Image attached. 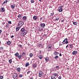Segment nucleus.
I'll return each instance as SVG.
<instances>
[{
    "instance_id": "f257e3e1",
    "label": "nucleus",
    "mask_w": 79,
    "mask_h": 79,
    "mask_svg": "<svg viewBox=\"0 0 79 79\" xmlns=\"http://www.w3.org/2000/svg\"><path fill=\"white\" fill-rule=\"evenodd\" d=\"M23 24L24 23L23 21H20L18 23V26H19V27H21Z\"/></svg>"
},
{
    "instance_id": "f03ea898",
    "label": "nucleus",
    "mask_w": 79,
    "mask_h": 79,
    "mask_svg": "<svg viewBox=\"0 0 79 79\" xmlns=\"http://www.w3.org/2000/svg\"><path fill=\"white\" fill-rule=\"evenodd\" d=\"M63 44H68V39L66 38L64 40L62 43Z\"/></svg>"
},
{
    "instance_id": "7ed1b4c3",
    "label": "nucleus",
    "mask_w": 79,
    "mask_h": 79,
    "mask_svg": "<svg viewBox=\"0 0 79 79\" xmlns=\"http://www.w3.org/2000/svg\"><path fill=\"white\" fill-rule=\"evenodd\" d=\"M12 77L14 79H16L18 78V75L16 73H14Z\"/></svg>"
},
{
    "instance_id": "20e7f679",
    "label": "nucleus",
    "mask_w": 79,
    "mask_h": 79,
    "mask_svg": "<svg viewBox=\"0 0 79 79\" xmlns=\"http://www.w3.org/2000/svg\"><path fill=\"white\" fill-rule=\"evenodd\" d=\"M43 76V74H42V72L40 71L39 72V77H42Z\"/></svg>"
},
{
    "instance_id": "39448f33",
    "label": "nucleus",
    "mask_w": 79,
    "mask_h": 79,
    "mask_svg": "<svg viewBox=\"0 0 79 79\" xmlns=\"http://www.w3.org/2000/svg\"><path fill=\"white\" fill-rule=\"evenodd\" d=\"M48 51H50L51 49H52V46L50 45L48 46Z\"/></svg>"
},
{
    "instance_id": "423d86ee",
    "label": "nucleus",
    "mask_w": 79,
    "mask_h": 79,
    "mask_svg": "<svg viewBox=\"0 0 79 79\" xmlns=\"http://www.w3.org/2000/svg\"><path fill=\"white\" fill-rule=\"evenodd\" d=\"M45 26V23H42L40 25V26L41 27H42V28H43V27H44Z\"/></svg>"
},
{
    "instance_id": "0eeeda50",
    "label": "nucleus",
    "mask_w": 79,
    "mask_h": 79,
    "mask_svg": "<svg viewBox=\"0 0 79 79\" xmlns=\"http://www.w3.org/2000/svg\"><path fill=\"white\" fill-rule=\"evenodd\" d=\"M69 47H70L71 49H72V48H73V44H69Z\"/></svg>"
},
{
    "instance_id": "6e6552de",
    "label": "nucleus",
    "mask_w": 79,
    "mask_h": 79,
    "mask_svg": "<svg viewBox=\"0 0 79 79\" xmlns=\"http://www.w3.org/2000/svg\"><path fill=\"white\" fill-rule=\"evenodd\" d=\"M77 51H74L72 53V54L73 55H76V54H77Z\"/></svg>"
},
{
    "instance_id": "1a4fd4ad",
    "label": "nucleus",
    "mask_w": 79,
    "mask_h": 79,
    "mask_svg": "<svg viewBox=\"0 0 79 79\" xmlns=\"http://www.w3.org/2000/svg\"><path fill=\"white\" fill-rule=\"evenodd\" d=\"M58 10L59 12H62L63 11V9L61 8H59Z\"/></svg>"
},
{
    "instance_id": "9d476101",
    "label": "nucleus",
    "mask_w": 79,
    "mask_h": 79,
    "mask_svg": "<svg viewBox=\"0 0 79 79\" xmlns=\"http://www.w3.org/2000/svg\"><path fill=\"white\" fill-rule=\"evenodd\" d=\"M33 19L34 20H36L37 19V17L36 16H33Z\"/></svg>"
},
{
    "instance_id": "9b49d317",
    "label": "nucleus",
    "mask_w": 79,
    "mask_h": 79,
    "mask_svg": "<svg viewBox=\"0 0 79 79\" xmlns=\"http://www.w3.org/2000/svg\"><path fill=\"white\" fill-rule=\"evenodd\" d=\"M15 4H14L13 5H11V7L12 9H14L15 7Z\"/></svg>"
},
{
    "instance_id": "f8f14e48",
    "label": "nucleus",
    "mask_w": 79,
    "mask_h": 79,
    "mask_svg": "<svg viewBox=\"0 0 79 79\" xmlns=\"http://www.w3.org/2000/svg\"><path fill=\"white\" fill-rule=\"evenodd\" d=\"M15 55L16 57H18L19 55V53H18V52H16L15 54Z\"/></svg>"
},
{
    "instance_id": "ddd939ff",
    "label": "nucleus",
    "mask_w": 79,
    "mask_h": 79,
    "mask_svg": "<svg viewBox=\"0 0 79 79\" xmlns=\"http://www.w3.org/2000/svg\"><path fill=\"white\" fill-rule=\"evenodd\" d=\"M16 70L17 72H19L21 70V69H20V68L19 67Z\"/></svg>"
},
{
    "instance_id": "4468645a",
    "label": "nucleus",
    "mask_w": 79,
    "mask_h": 79,
    "mask_svg": "<svg viewBox=\"0 0 79 79\" xmlns=\"http://www.w3.org/2000/svg\"><path fill=\"white\" fill-rule=\"evenodd\" d=\"M8 2V0H6V1H4L3 3L2 4V5H4L5 3H6Z\"/></svg>"
},
{
    "instance_id": "2eb2a0df",
    "label": "nucleus",
    "mask_w": 79,
    "mask_h": 79,
    "mask_svg": "<svg viewBox=\"0 0 79 79\" xmlns=\"http://www.w3.org/2000/svg\"><path fill=\"white\" fill-rule=\"evenodd\" d=\"M25 29L24 28H23L21 29V31L23 32H24V31H25Z\"/></svg>"
},
{
    "instance_id": "dca6fc26",
    "label": "nucleus",
    "mask_w": 79,
    "mask_h": 79,
    "mask_svg": "<svg viewBox=\"0 0 79 79\" xmlns=\"http://www.w3.org/2000/svg\"><path fill=\"white\" fill-rule=\"evenodd\" d=\"M29 62H27V63L26 64H25V67H27V66H29Z\"/></svg>"
},
{
    "instance_id": "f3484780",
    "label": "nucleus",
    "mask_w": 79,
    "mask_h": 79,
    "mask_svg": "<svg viewBox=\"0 0 79 79\" xmlns=\"http://www.w3.org/2000/svg\"><path fill=\"white\" fill-rule=\"evenodd\" d=\"M21 36H24L25 35H26L25 33H24V32H22L21 34Z\"/></svg>"
},
{
    "instance_id": "a211bd4d",
    "label": "nucleus",
    "mask_w": 79,
    "mask_h": 79,
    "mask_svg": "<svg viewBox=\"0 0 79 79\" xmlns=\"http://www.w3.org/2000/svg\"><path fill=\"white\" fill-rule=\"evenodd\" d=\"M38 30L39 31H42L43 30V29L42 28H39Z\"/></svg>"
},
{
    "instance_id": "6ab92c4d",
    "label": "nucleus",
    "mask_w": 79,
    "mask_h": 79,
    "mask_svg": "<svg viewBox=\"0 0 79 79\" xmlns=\"http://www.w3.org/2000/svg\"><path fill=\"white\" fill-rule=\"evenodd\" d=\"M53 75L55 76V77H56L58 74L57 73H54L53 74Z\"/></svg>"
},
{
    "instance_id": "aec40b11",
    "label": "nucleus",
    "mask_w": 79,
    "mask_h": 79,
    "mask_svg": "<svg viewBox=\"0 0 79 79\" xmlns=\"http://www.w3.org/2000/svg\"><path fill=\"white\" fill-rule=\"evenodd\" d=\"M5 8L3 7H2L1 9V11L2 12H3V11H5Z\"/></svg>"
},
{
    "instance_id": "412c9836",
    "label": "nucleus",
    "mask_w": 79,
    "mask_h": 79,
    "mask_svg": "<svg viewBox=\"0 0 79 79\" xmlns=\"http://www.w3.org/2000/svg\"><path fill=\"white\" fill-rule=\"evenodd\" d=\"M51 79H56V77L52 76H51Z\"/></svg>"
},
{
    "instance_id": "4be33fe9",
    "label": "nucleus",
    "mask_w": 79,
    "mask_h": 79,
    "mask_svg": "<svg viewBox=\"0 0 79 79\" xmlns=\"http://www.w3.org/2000/svg\"><path fill=\"white\" fill-rule=\"evenodd\" d=\"M18 17L19 18V19H21V18H22V16H21V15H18Z\"/></svg>"
},
{
    "instance_id": "5701e85b",
    "label": "nucleus",
    "mask_w": 79,
    "mask_h": 79,
    "mask_svg": "<svg viewBox=\"0 0 79 79\" xmlns=\"http://www.w3.org/2000/svg\"><path fill=\"white\" fill-rule=\"evenodd\" d=\"M59 19H60V18H56L55 19V21H59Z\"/></svg>"
},
{
    "instance_id": "b1692460",
    "label": "nucleus",
    "mask_w": 79,
    "mask_h": 79,
    "mask_svg": "<svg viewBox=\"0 0 79 79\" xmlns=\"http://www.w3.org/2000/svg\"><path fill=\"white\" fill-rule=\"evenodd\" d=\"M18 57L19 59H21V57H22V55H20L19 56H19H18Z\"/></svg>"
},
{
    "instance_id": "393cba45",
    "label": "nucleus",
    "mask_w": 79,
    "mask_h": 79,
    "mask_svg": "<svg viewBox=\"0 0 79 79\" xmlns=\"http://www.w3.org/2000/svg\"><path fill=\"white\" fill-rule=\"evenodd\" d=\"M23 32L25 34H26L27 33V30H25L23 31Z\"/></svg>"
},
{
    "instance_id": "a878e982",
    "label": "nucleus",
    "mask_w": 79,
    "mask_h": 79,
    "mask_svg": "<svg viewBox=\"0 0 79 79\" xmlns=\"http://www.w3.org/2000/svg\"><path fill=\"white\" fill-rule=\"evenodd\" d=\"M19 30V27H16V31H18Z\"/></svg>"
},
{
    "instance_id": "bb28decb",
    "label": "nucleus",
    "mask_w": 79,
    "mask_h": 79,
    "mask_svg": "<svg viewBox=\"0 0 79 79\" xmlns=\"http://www.w3.org/2000/svg\"><path fill=\"white\" fill-rule=\"evenodd\" d=\"M7 44H8V45H10V44H11V42L10 41H7Z\"/></svg>"
},
{
    "instance_id": "cd10ccee",
    "label": "nucleus",
    "mask_w": 79,
    "mask_h": 79,
    "mask_svg": "<svg viewBox=\"0 0 79 79\" xmlns=\"http://www.w3.org/2000/svg\"><path fill=\"white\" fill-rule=\"evenodd\" d=\"M5 26L6 28H8L9 27V24H7Z\"/></svg>"
},
{
    "instance_id": "c85d7f7f",
    "label": "nucleus",
    "mask_w": 79,
    "mask_h": 79,
    "mask_svg": "<svg viewBox=\"0 0 79 79\" xmlns=\"http://www.w3.org/2000/svg\"><path fill=\"white\" fill-rule=\"evenodd\" d=\"M73 24L74 25H77V23L76 22H73Z\"/></svg>"
},
{
    "instance_id": "c756f323",
    "label": "nucleus",
    "mask_w": 79,
    "mask_h": 79,
    "mask_svg": "<svg viewBox=\"0 0 79 79\" xmlns=\"http://www.w3.org/2000/svg\"><path fill=\"white\" fill-rule=\"evenodd\" d=\"M39 58H40V59H42V58H43V57H42V55H40L39 56Z\"/></svg>"
},
{
    "instance_id": "7c9ffc66",
    "label": "nucleus",
    "mask_w": 79,
    "mask_h": 79,
    "mask_svg": "<svg viewBox=\"0 0 79 79\" xmlns=\"http://www.w3.org/2000/svg\"><path fill=\"white\" fill-rule=\"evenodd\" d=\"M27 19V17L26 16H24L23 17V19H24V20H26V19Z\"/></svg>"
},
{
    "instance_id": "2f4dec72",
    "label": "nucleus",
    "mask_w": 79,
    "mask_h": 79,
    "mask_svg": "<svg viewBox=\"0 0 79 79\" xmlns=\"http://www.w3.org/2000/svg\"><path fill=\"white\" fill-rule=\"evenodd\" d=\"M0 49L1 51H3V47H1L0 48Z\"/></svg>"
},
{
    "instance_id": "473e14b6",
    "label": "nucleus",
    "mask_w": 79,
    "mask_h": 79,
    "mask_svg": "<svg viewBox=\"0 0 79 79\" xmlns=\"http://www.w3.org/2000/svg\"><path fill=\"white\" fill-rule=\"evenodd\" d=\"M46 35H46V34H44L43 35V37H44V38H45V37H46Z\"/></svg>"
},
{
    "instance_id": "72a5a7b5",
    "label": "nucleus",
    "mask_w": 79,
    "mask_h": 79,
    "mask_svg": "<svg viewBox=\"0 0 79 79\" xmlns=\"http://www.w3.org/2000/svg\"><path fill=\"white\" fill-rule=\"evenodd\" d=\"M58 58H59L58 56H56L54 57V58H55V59H57Z\"/></svg>"
},
{
    "instance_id": "f704fd0d",
    "label": "nucleus",
    "mask_w": 79,
    "mask_h": 79,
    "mask_svg": "<svg viewBox=\"0 0 79 79\" xmlns=\"http://www.w3.org/2000/svg\"><path fill=\"white\" fill-rule=\"evenodd\" d=\"M33 66L34 68H36L37 67V65H36L35 64L33 65Z\"/></svg>"
},
{
    "instance_id": "c9c22d12",
    "label": "nucleus",
    "mask_w": 79,
    "mask_h": 79,
    "mask_svg": "<svg viewBox=\"0 0 79 79\" xmlns=\"http://www.w3.org/2000/svg\"><path fill=\"white\" fill-rule=\"evenodd\" d=\"M37 46L38 47H41L42 46V44H38L37 45Z\"/></svg>"
},
{
    "instance_id": "e433bc0d",
    "label": "nucleus",
    "mask_w": 79,
    "mask_h": 79,
    "mask_svg": "<svg viewBox=\"0 0 79 79\" xmlns=\"http://www.w3.org/2000/svg\"><path fill=\"white\" fill-rule=\"evenodd\" d=\"M33 55V54H32V53H30L29 54V56L30 57H32V56Z\"/></svg>"
},
{
    "instance_id": "4c0bfd02",
    "label": "nucleus",
    "mask_w": 79,
    "mask_h": 79,
    "mask_svg": "<svg viewBox=\"0 0 79 79\" xmlns=\"http://www.w3.org/2000/svg\"><path fill=\"white\" fill-rule=\"evenodd\" d=\"M49 59L48 58H45V61H48Z\"/></svg>"
},
{
    "instance_id": "58836bf2",
    "label": "nucleus",
    "mask_w": 79,
    "mask_h": 79,
    "mask_svg": "<svg viewBox=\"0 0 79 79\" xmlns=\"http://www.w3.org/2000/svg\"><path fill=\"white\" fill-rule=\"evenodd\" d=\"M9 62L10 63H11L12 62V60H11V59H10L9 60Z\"/></svg>"
},
{
    "instance_id": "ea45409f",
    "label": "nucleus",
    "mask_w": 79,
    "mask_h": 79,
    "mask_svg": "<svg viewBox=\"0 0 79 79\" xmlns=\"http://www.w3.org/2000/svg\"><path fill=\"white\" fill-rule=\"evenodd\" d=\"M53 54H54V55H57V52H54Z\"/></svg>"
},
{
    "instance_id": "a19ab883",
    "label": "nucleus",
    "mask_w": 79,
    "mask_h": 79,
    "mask_svg": "<svg viewBox=\"0 0 79 79\" xmlns=\"http://www.w3.org/2000/svg\"><path fill=\"white\" fill-rule=\"evenodd\" d=\"M31 3H34V0H31Z\"/></svg>"
},
{
    "instance_id": "79ce46f5",
    "label": "nucleus",
    "mask_w": 79,
    "mask_h": 79,
    "mask_svg": "<svg viewBox=\"0 0 79 79\" xmlns=\"http://www.w3.org/2000/svg\"><path fill=\"white\" fill-rule=\"evenodd\" d=\"M8 24H11V21L8 22Z\"/></svg>"
},
{
    "instance_id": "37998d69",
    "label": "nucleus",
    "mask_w": 79,
    "mask_h": 79,
    "mask_svg": "<svg viewBox=\"0 0 79 79\" xmlns=\"http://www.w3.org/2000/svg\"><path fill=\"white\" fill-rule=\"evenodd\" d=\"M3 76H0V79H2L3 78Z\"/></svg>"
},
{
    "instance_id": "c03bdc74",
    "label": "nucleus",
    "mask_w": 79,
    "mask_h": 79,
    "mask_svg": "<svg viewBox=\"0 0 79 79\" xmlns=\"http://www.w3.org/2000/svg\"><path fill=\"white\" fill-rule=\"evenodd\" d=\"M23 76V75L22 74H20L19 75V77H21Z\"/></svg>"
},
{
    "instance_id": "a18cd8bd",
    "label": "nucleus",
    "mask_w": 79,
    "mask_h": 79,
    "mask_svg": "<svg viewBox=\"0 0 79 79\" xmlns=\"http://www.w3.org/2000/svg\"><path fill=\"white\" fill-rule=\"evenodd\" d=\"M79 3V0H77V2H76V3L77 4Z\"/></svg>"
},
{
    "instance_id": "49530a36",
    "label": "nucleus",
    "mask_w": 79,
    "mask_h": 79,
    "mask_svg": "<svg viewBox=\"0 0 79 79\" xmlns=\"http://www.w3.org/2000/svg\"><path fill=\"white\" fill-rule=\"evenodd\" d=\"M29 73H30V71H28L27 73V74H29Z\"/></svg>"
},
{
    "instance_id": "de8ad7c7",
    "label": "nucleus",
    "mask_w": 79,
    "mask_h": 79,
    "mask_svg": "<svg viewBox=\"0 0 79 79\" xmlns=\"http://www.w3.org/2000/svg\"><path fill=\"white\" fill-rule=\"evenodd\" d=\"M56 69H58V68H59V67L58 66H56Z\"/></svg>"
},
{
    "instance_id": "09e8293b",
    "label": "nucleus",
    "mask_w": 79,
    "mask_h": 79,
    "mask_svg": "<svg viewBox=\"0 0 79 79\" xmlns=\"http://www.w3.org/2000/svg\"><path fill=\"white\" fill-rule=\"evenodd\" d=\"M61 76H60L58 77V79H61Z\"/></svg>"
},
{
    "instance_id": "8fccbe9b",
    "label": "nucleus",
    "mask_w": 79,
    "mask_h": 79,
    "mask_svg": "<svg viewBox=\"0 0 79 79\" xmlns=\"http://www.w3.org/2000/svg\"><path fill=\"white\" fill-rule=\"evenodd\" d=\"M54 15V13H52L51 14V16H53Z\"/></svg>"
},
{
    "instance_id": "3c124183",
    "label": "nucleus",
    "mask_w": 79,
    "mask_h": 79,
    "mask_svg": "<svg viewBox=\"0 0 79 79\" xmlns=\"http://www.w3.org/2000/svg\"><path fill=\"white\" fill-rule=\"evenodd\" d=\"M25 55V53H24V52H23L22 53V55H23H23Z\"/></svg>"
},
{
    "instance_id": "603ef678",
    "label": "nucleus",
    "mask_w": 79,
    "mask_h": 79,
    "mask_svg": "<svg viewBox=\"0 0 79 79\" xmlns=\"http://www.w3.org/2000/svg\"><path fill=\"white\" fill-rule=\"evenodd\" d=\"M19 46L20 48H21V47H22V45H21V44H19Z\"/></svg>"
},
{
    "instance_id": "864d4df0",
    "label": "nucleus",
    "mask_w": 79,
    "mask_h": 79,
    "mask_svg": "<svg viewBox=\"0 0 79 79\" xmlns=\"http://www.w3.org/2000/svg\"><path fill=\"white\" fill-rule=\"evenodd\" d=\"M64 21V19H63L62 20H61V22H63Z\"/></svg>"
},
{
    "instance_id": "5fc2aeb1",
    "label": "nucleus",
    "mask_w": 79,
    "mask_h": 79,
    "mask_svg": "<svg viewBox=\"0 0 79 79\" xmlns=\"http://www.w3.org/2000/svg\"><path fill=\"white\" fill-rule=\"evenodd\" d=\"M10 37H11V38H12L14 37V36L12 35V36H11Z\"/></svg>"
},
{
    "instance_id": "6e6d98bb",
    "label": "nucleus",
    "mask_w": 79,
    "mask_h": 79,
    "mask_svg": "<svg viewBox=\"0 0 79 79\" xmlns=\"http://www.w3.org/2000/svg\"><path fill=\"white\" fill-rule=\"evenodd\" d=\"M59 55H60V56H62V54H61V53H60L59 54Z\"/></svg>"
},
{
    "instance_id": "4d7b16f0",
    "label": "nucleus",
    "mask_w": 79,
    "mask_h": 79,
    "mask_svg": "<svg viewBox=\"0 0 79 79\" xmlns=\"http://www.w3.org/2000/svg\"><path fill=\"white\" fill-rule=\"evenodd\" d=\"M30 79H34V78L33 77H31Z\"/></svg>"
},
{
    "instance_id": "13d9d810",
    "label": "nucleus",
    "mask_w": 79,
    "mask_h": 79,
    "mask_svg": "<svg viewBox=\"0 0 79 79\" xmlns=\"http://www.w3.org/2000/svg\"><path fill=\"white\" fill-rule=\"evenodd\" d=\"M68 46H69V44L67 45L66 46V48H68Z\"/></svg>"
},
{
    "instance_id": "bf43d9fd",
    "label": "nucleus",
    "mask_w": 79,
    "mask_h": 79,
    "mask_svg": "<svg viewBox=\"0 0 79 79\" xmlns=\"http://www.w3.org/2000/svg\"><path fill=\"white\" fill-rule=\"evenodd\" d=\"M2 32V30H0V34H1V32Z\"/></svg>"
},
{
    "instance_id": "052dcab7",
    "label": "nucleus",
    "mask_w": 79,
    "mask_h": 79,
    "mask_svg": "<svg viewBox=\"0 0 79 79\" xmlns=\"http://www.w3.org/2000/svg\"><path fill=\"white\" fill-rule=\"evenodd\" d=\"M42 19H42V17L40 18V20H42Z\"/></svg>"
},
{
    "instance_id": "680f3d73",
    "label": "nucleus",
    "mask_w": 79,
    "mask_h": 79,
    "mask_svg": "<svg viewBox=\"0 0 79 79\" xmlns=\"http://www.w3.org/2000/svg\"><path fill=\"white\" fill-rule=\"evenodd\" d=\"M62 7H63V6H60V7H59V8H62Z\"/></svg>"
},
{
    "instance_id": "e2e57ef3",
    "label": "nucleus",
    "mask_w": 79,
    "mask_h": 79,
    "mask_svg": "<svg viewBox=\"0 0 79 79\" xmlns=\"http://www.w3.org/2000/svg\"><path fill=\"white\" fill-rule=\"evenodd\" d=\"M1 44V41H0V44Z\"/></svg>"
},
{
    "instance_id": "0e129e2a",
    "label": "nucleus",
    "mask_w": 79,
    "mask_h": 79,
    "mask_svg": "<svg viewBox=\"0 0 79 79\" xmlns=\"http://www.w3.org/2000/svg\"><path fill=\"white\" fill-rule=\"evenodd\" d=\"M39 0V1H41V0Z\"/></svg>"
},
{
    "instance_id": "69168bd1",
    "label": "nucleus",
    "mask_w": 79,
    "mask_h": 79,
    "mask_svg": "<svg viewBox=\"0 0 79 79\" xmlns=\"http://www.w3.org/2000/svg\"><path fill=\"white\" fill-rule=\"evenodd\" d=\"M7 2H9V0H8V1H7Z\"/></svg>"
}]
</instances>
